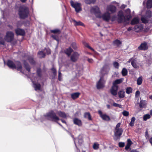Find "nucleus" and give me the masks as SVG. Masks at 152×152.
Masks as SVG:
<instances>
[{
    "mask_svg": "<svg viewBox=\"0 0 152 152\" xmlns=\"http://www.w3.org/2000/svg\"><path fill=\"white\" fill-rule=\"evenodd\" d=\"M132 144V142L129 139H128L127 145L125 147V149L126 150H128L130 148L131 145Z\"/></svg>",
    "mask_w": 152,
    "mask_h": 152,
    "instance_id": "25",
    "label": "nucleus"
},
{
    "mask_svg": "<svg viewBox=\"0 0 152 152\" xmlns=\"http://www.w3.org/2000/svg\"><path fill=\"white\" fill-rule=\"evenodd\" d=\"M142 29V25H137L135 26L134 30L137 32H138Z\"/></svg>",
    "mask_w": 152,
    "mask_h": 152,
    "instance_id": "24",
    "label": "nucleus"
},
{
    "mask_svg": "<svg viewBox=\"0 0 152 152\" xmlns=\"http://www.w3.org/2000/svg\"><path fill=\"white\" fill-rule=\"evenodd\" d=\"M126 92L128 94H129L132 93V88L131 87L128 88L126 89Z\"/></svg>",
    "mask_w": 152,
    "mask_h": 152,
    "instance_id": "44",
    "label": "nucleus"
},
{
    "mask_svg": "<svg viewBox=\"0 0 152 152\" xmlns=\"http://www.w3.org/2000/svg\"><path fill=\"white\" fill-rule=\"evenodd\" d=\"M70 4L71 6L75 9L77 12H78L81 10V4L80 3L77 2H74L72 1H71Z\"/></svg>",
    "mask_w": 152,
    "mask_h": 152,
    "instance_id": "6",
    "label": "nucleus"
},
{
    "mask_svg": "<svg viewBox=\"0 0 152 152\" xmlns=\"http://www.w3.org/2000/svg\"><path fill=\"white\" fill-rule=\"evenodd\" d=\"M72 45L74 49H75L77 48L76 43L75 42L72 43Z\"/></svg>",
    "mask_w": 152,
    "mask_h": 152,
    "instance_id": "54",
    "label": "nucleus"
},
{
    "mask_svg": "<svg viewBox=\"0 0 152 152\" xmlns=\"http://www.w3.org/2000/svg\"><path fill=\"white\" fill-rule=\"evenodd\" d=\"M130 152H139L136 150H132Z\"/></svg>",
    "mask_w": 152,
    "mask_h": 152,
    "instance_id": "61",
    "label": "nucleus"
},
{
    "mask_svg": "<svg viewBox=\"0 0 152 152\" xmlns=\"http://www.w3.org/2000/svg\"><path fill=\"white\" fill-rule=\"evenodd\" d=\"M24 64L26 70L28 71V72H29L30 71V68L28 64L26 62H25Z\"/></svg>",
    "mask_w": 152,
    "mask_h": 152,
    "instance_id": "40",
    "label": "nucleus"
},
{
    "mask_svg": "<svg viewBox=\"0 0 152 152\" xmlns=\"http://www.w3.org/2000/svg\"><path fill=\"white\" fill-rule=\"evenodd\" d=\"M142 81V77L141 76L139 77L137 80V84L138 85H141Z\"/></svg>",
    "mask_w": 152,
    "mask_h": 152,
    "instance_id": "34",
    "label": "nucleus"
},
{
    "mask_svg": "<svg viewBox=\"0 0 152 152\" xmlns=\"http://www.w3.org/2000/svg\"><path fill=\"white\" fill-rule=\"evenodd\" d=\"M95 0H85V2L87 4H90L91 3H94Z\"/></svg>",
    "mask_w": 152,
    "mask_h": 152,
    "instance_id": "45",
    "label": "nucleus"
},
{
    "mask_svg": "<svg viewBox=\"0 0 152 152\" xmlns=\"http://www.w3.org/2000/svg\"><path fill=\"white\" fill-rule=\"evenodd\" d=\"M118 87V86H115L113 85L110 90V93L112 95L114 96H116L117 95Z\"/></svg>",
    "mask_w": 152,
    "mask_h": 152,
    "instance_id": "14",
    "label": "nucleus"
},
{
    "mask_svg": "<svg viewBox=\"0 0 152 152\" xmlns=\"http://www.w3.org/2000/svg\"><path fill=\"white\" fill-rule=\"evenodd\" d=\"M72 51V50L71 48H69L65 50V53L69 56L70 55Z\"/></svg>",
    "mask_w": 152,
    "mask_h": 152,
    "instance_id": "31",
    "label": "nucleus"
},
{
    "mask_svg": "<svg viewBox=\"0 0 152 152\" xmlns=\"http://www.w3.org/2000/svg\"><path fill=\"white\" fill-rule=\"evenodd\" d=\"M121 125V123H119L117 124L116 125L115 129H121V128H120Z\"/></svg>",
    "mask_w": 152,
    "mask_h": 152,
    "instance_id": "51",
    "label": "nucleus"
},
{
    "mask_svg": "<svg viewBox=\"0 0 152 152\" xmlns=\"http://www.w3.org/2000/svg\"><path fill=\"white\" fill-rule=\"evenodd\" d=\"M149 142L151 145H152V137L149 140Z\"/></svg>",
    "mask_w": 152,
    "mask_h": 152,
    "instance_id": "62",
    "label": "nucleus"
},
{
    "mask_svg": "<svg viewBox=\"0 0 152 152\" xmlns=\"http://www.w3.org/2000/svg\"><path fill=\"white\" fill-rule=\"evenodd\" d=\"M83 44L86 47L88 48H89L91 50H92V51H94V49L92 48H91V47H90L89 45H88V44L87 43L85 42H83Z\"/></svg>",
    "mask_w": 152,
    "mask_h": 152,
    "instance_id": "43",
    "label": "nucleus"
},
{
    "mask_svg": "<svg viewBox=\"0 0 152 152\" xmlns=\"http://www.w3.org/2000/svg\"><path fill=\"white\" fill-rule=\"evenodd\" d=\"M79 54L77 52L74 53L71 57V60L73 62L76 61L78 58Z\"/></svg>",
    "mask_w": 152,
    "mask_h": 152,
    "instance_id": "18",
    "label": "nucleus"
},
{
    "mask_svg": "<svg viewBox=\"0 0 152 152\" xmlns=\"http://www.w3.org/2000/svg\"><path fill=\"white\" fill-rule=\"evenodd\" d=\"M113 43L115 45H116L117 46H119L121 45V43L120 41L118 40H115L114 41Z\"/></svg>",
    "mask_w": 152,
    "mask_h": 152,
    "instance_id": "41",
    "label": "nucleus"
},
{
    "mask_svg": "<svg viewBox=\"0 0 152 152\" xmlns=\"http://www.w3.org/2000/svg\"><path fill=\"white\" fill-rule=\"evenodd\" d=\"M98 113L100 115V116L103 120L106 121H109L110 120L109 116L106 114H102L101 111L99 110Z\"/></svg>",
    "mask_w": 152,
    "mask_h": 152,
    "instance_id": "12",
    "label": "nucleus"
},
{
    "mask_svg": "<svg viewBox=\"0 0 152 152\" xmlns=\"http://www.w3.org/2000/svg\"><path fill=\"white\" fill-rule=\"evenodd\" d=\"M151 118L150 115L149 114L145 115L143 116V120L144 121H146L147 119Z\"/></svg>",
    "mask_w": 152,
    "mask_h": 152,
    "instance_id": "39",
    "label": "nucleus"
},
{
    "mask_svg": "<svg viewBox=\"0 0 152 152\" xmlns=\"http://www.w3.org/2000/svg\"><path fill=\"white\" fill-rule=\"evenodd\" d=\"M91 12L94 13L98 17H100V12L99 9L97 7H92L91 10Z\"/></svg>",
    "mask_w": 152,
    "mask_h": 152,
    "instance_id": "9",
    "label": "nucleus"
},
{
    "mask_svg": "<svg viewBox=\"0 0 152 152\" xmlns=\"http://www.w3.org/2000/svg\"><path fill=\"white\" fill-rule=\"evenodd\" d=\"M113 64L115 68H118L119 64L118 62H114L113 63Z\"/></svg>",
    "mask_w": 152,
    "mask_h": 152,
    "instance_id": "48",
    "label": "nucleus"
},
{
    "mask_svg": "<svg viewBox=\"0 0 152 152\" xmlns=\"http://www.w3.org/2000/svg\"><path fill=\"white\" fill-rule=\"evenodd\" d=\"M113 105L115 107H118L121 108L122 107L121 105L115 103H113Z\"/></svg>",
    "mask_w": 152,
    "mask_h": 152,
    "instance_id": "47",
    "label": "nucleus"
},
{
    "mask_svg": "<svg viewBox=\"0 0 152 152\" xmlns=\"http://www.w3.org/2000/svg\"><path fill=\"white\" fill-rule=\"evenodd\" d=\"M88 61L89 63H92L93 62V60L92 59H89V58L88 59Z\"/></svg>",
    "mask_w": 152,
    "mask_h": 152,
    "instance_id": "60",
    "label": "nucleus"
},
{
    "mask_svg": "<svg viewBox=\"0 0 152 152\" xmlns=\"http://www.w3.org/2000/svg\"><path fill=\"white\" fill-rule=\"evenodd\" d=\"M29 61L31 64H33L34 63V61L33 58H29L28 59Z\"/></svg>",
    "mask_w": 152,
    "mask_h": 152,
    "instance_id": "52",
    "label": "nucleus"
},
{
    "mask_svg": "<svg viewBox=\"0 0 152 152\" xmlns=\"http://www.w3.org/2000/svg\"><path fill=\"white\" fill-rule=\"evenodd\" d=\"M73 122L74 124L79 126H80L82 125L81 121L77 118H75L73 120Z\"/></svg>",
    "mask_w": 152,
    "mask_h": 152,
    "instance_id": "22",
    "label": "nucleus"
},
{
    "mask_svg": "<svg viewBox=\"0 0 152 152\" xmlns=\"http://www.w3.org/2000/svg\"><path fill=\"white\" fill-rule=\"evenodd\" d=\"M123 132V130L122 129H115L114 135L117 138H118L122 135Z\"/></svg>",
    "mask_w": 152,
    "mask_h": 152,
    "instance_id": "15",
    "label": "nucleus"
},
{
    "mask_svg": "<svg viewBox=\"0 0 152 152\" xmlns=\"http://www.w3.org/2000/svg\"><path fill=\"white\" fill-rule=\"evenodd\" d=\"M84 116L85 118H88L89 120H92L91 115L89 112L85 113L84 114Z\"/></svg>",
    "mask_w": 152,
    "mask_h": 152,
    "instance_id": "30",
    "label": "nucleus"
},
{
    "mask_svg": "<svg viewBox=\"0 0 152 152\" xmlns=\"http://www.w3.org/2000/svg\"><path fill=\"white\" fill-rule=\"evenodd\" d=\"M125 144L124 142H120L119 143V146L120 147H123L124 146Z\"/></svg>",
    "mask_w": 152,
    "mask_h": 152,
    "instance_id": "55",
    "label": "nucleus"
},
{
    "mask_svg": "<svg viewBox=\"0 0 152 152\" xmlns=\"http://www.w3.org/2000/svg\"><path fill=\"white\" fill-rule=\"evenodd\" d=\"M146 17H142L141 18L142 22L144 23H146L148 22V19L151 16V12L148 11L146 13Z\"/></svg>",
    "mask_w": 152,
    "mask_h": 152,
    "instance_id": "10",
    "label": "nucleus"
},
{
    "mask_svg": "<svg viewBox=\"0 0 152 152\" xmlns=\"http://www.w3.org/2000/svg\"><path fill=\"white\" fill-rule=\"evenodd\" d=\"M62 75L61 74V73L60 71H59L58 72V79L60 81H61V77Z\"/></svg>",
    "mask_w": 152,
    "mask_h": 152,
    "instance_id": "57",
    "label": "nucleus"
},
{
    "mask_svg": "<svg viewBox=\"0 0 152 152\" xmlns=\"http://www.w3.org/2000/svg\"><path fill=\"white\" fill-rule=\"evenodd\" d=\"M80 93L78 92H76L72 94H71V97L73 99H75L78 97Z\"/></svg>",
    "mask_w": 152,
    "mask_h": 152,
    "instance_id": "27",
    "label": "nucleus"
},
{
    "mask_svg": "<svg viewBox=\"0 0 152 152\" xmlns=\"http://www.w3.org/2000/svg\"><path fill=\"white\" fill-rule=\"evenodd\" d=\"M61 120L62 123H65V124H66V122L65 121L63 120L62 119H61Z\"/></svg>",
    "mask_w": 152,
    "mask_h": 152,
    "instance_id": "64",
    "label": "nucleus"
},
{
    "mask_svg": "<svg viewBox=\"0 0 152 152\" xmlns=\"http://www.w3.org/2000/svg\"><path fill=\"white\" fill-rule=\"evenodd\" d=\"M59 30L58 29H55L51 31V32L54 33H56L59 32Z\"/></svg>",
    "mask_w": 152,
    "mask_h": 152,
    "instance_id": "53",
    "label": "nucleus"
},
{
    "mask_svg": "<svg viewBox=\"0 0 152 152\" xmlns=\"http://www.w3.org/2000/svg\"><path fill=\"white\" fill-rule=\"evenodd\" d=\"M14 34L12 31H7L5 36L4 37V39L0 37V44L4 45V40L7 42H11L14 39Z\"/></svg>",
    "mask_w": 152,
    "mask_h": 152,
    "instance_id": "1",
    "label": "nucleus"
},
{
    "mask_svg": "<svg viewBox=\"0 0 152 152\" xmlns=\"http://www.w3.org/2000/svg\"><path fill=\"white\" fill-rule=\"evenodd\" d=\"M122 74L123 76L126 75L127 74V69L125 68H124L122 71Z\"/></svg>",
    "mask_w": 152,
    "mask_h": 152,
    "instance_id": "37",
    "label": "nucleus"
},
{
    "mask_svg": "<svg viewBox=\"0 0 152 152\" xmlns=\"http://www.w3.org/2000/svg\"><path fill=\"white\" fill-rule=\"evenodd\" d=\"M45 54L42 51H39L38 53V56L39 58H42L44 57L45 56Z\"/></svg>",
    "mask_w": 152,
    "mask_h": 152,
    "instance_id": "35",
    "label": "nucleus"
},
{
    "mask_svg": "<svg viewBox=\"0 0 152 152\" xmlns=\"http://www.w3.org/2000/svg\"><path fill=\"white\" fill-rule=\"evenodd\" d=\"M116 17L114 15L112 17L111 20L112 21H114L116 19Z\"/></svg>",
    "mask_w": 152,
    "mask_h": 152,
    "instance_id": "59",
    "label": "nucleus"
},
{
    "mask_svg": "<svg viewBox=\"0 0 152 152\" xmlns=\"http://www.w3.org/2000/svg\"><path fill=\"white\" fill-rule=\"evenodd\" d=\"M123 79H117L115 80L113 83V85L115 86H118V85L121 83L123 81Z\"/></svg>",
    "mask_w": 152,
    "mask_h": 152,
    "instance_id": "21",
    "label": "nucleus"
},
{
    "mask_svg": "<svg viewBox=\"0 0 152 152\" xmlns=\"http://www.w3.org/2000/svg\"><path fill=\"white\" fill-rule=\"evenodd\" d=\"M118 22L120 23H123L124 24H126L129 23V20L131 16H129L127 18H126L124 16L122 11H119L118 13Z\"/></svg>",
    "mask_w": 152,
    "mask_h": 152,
    "instance_id": "4",
    "label": "nucleus"
},
{
    "mask_svg": "<svg viewBox=\"0 0 152 152\" xmlns=\"http://www.w3.org/2000/svg\"><path fill=\"white\" fill-rule=\"evenodd\" d=\"M138 48L140 50H147L148 49V46L147 43L145 42L141 43L138 47Z\"/></svg>",
    "mask_w": 152,
    "mask_h": 152,
    "instance_id": "17",
    "label": "nucleus"
},
{
    "mask_svg": "<svg viewBox=\"0 0 152 152\" xmlns=\"http://www.w3.org/2000/svg\"><path fill=\"white\" fill-rule=\"evenodd\" d=\"M132 29V27H129L128 29V31H129L131 30Z\"/></svg>",
    "mask_w": 152,
    "mask_h": 152,
    "instance_id": "63",
    "label": "nucleus"
},
{
    "mask_svg": "<svg viewBox=\"0 0 152 152\" xmlns=\"http://www.w3.org/2000/svg\"><path fill=\"white\" fill-rule=\"evenodd\" d=\"M101 17L104 20L108 21L110 19V13L108 12H107L104 13Z\"/></svg>",
    "mask_w": 152,
    "mask_h": 152,
    "instance_id": "16",
    "label": "nucleus"
},
{
    "mask_svg": "<svg viewBox=\"0 0 152 152\" xmlns=\"http://www.w3.org/2000/svg\"><path fill=\"white\" fill-rule=\"evenodd\" d=\"M140 93L139 91H137L136 92L135 96L136 100H137L136 103L137 104L139 103V96H140Z\"/></svg>",
    "mask_w": 152,
    "mask_h": 152,
    "instance_id": "28",
    "label": "nucleus"
},
{
    "mask_svg": "<svg viewBox=\"0 0 152 152\" xmlns=\"http://www.w3.org/2000/svg\"><path fill=\"white\" fill-rule=\"evenodd\" d=\"M147 6L148 8L152 7V0H148L147 1Z\"/></svg>",
    "mask_w": 152,
    "mask_h": 152,
    "instance_id": "36",
    "label": "nucleus"
},
{
    "mask_svg": "<svg viewBox=\"0 0 152 152\" xmlns=\"http://www.w3.org/2000/svg\"><path fill=\"white\" fill-rule=\"evenodd\" d=\"M105 83L104 78L103 77H101L99 80L96 84V87L98 89H100L104 86V84Z\"/></svg>",
    "mask_w": 152,
    "mask_h": 152,
    "instance_id": "8",
    "label": "nucleus"
},
{
    "mask_svg": "<svg viewBox=\"0 0 152 152\" xmlns=\"http://www.w3.org/2000/svg\"><path fill=\"white\" fill-rule=\"evenodd\" d=\"M45 51L46 52V53L48 54H49L50 53V50L49 49H45Z\"/></svg>",
    "mask_w": 152,
    "mask_h": 152,
    "instance_id": "56",
    "label": "nucleus"
},
{
    "mask_svg": "<svg viewBox=\"0 0 152 152\" xmlns=\"http://www.w3.org/2000/svg\"><path fill=\"white\" fill-rule=\"evenodd\" d=\"M99 145L97 143H94L93 145V148L94 149L97 150L99 148Z\"/></svg>",
    "mask_w": 152,
    "mask_h": 152,
    "instance_id": "42",
    "label": "nucleus"
},
{
    "mask_svg": "<svg viewBox=\"0 0 152 152\" xmlns=\"http://www.w3.org/2000/svg\"><path fill=\"white\" fill-rule=\"evenodd\" d=\"M135 120V118L134 117H133L132 118L131 121L129 123V125L130 126H134Z\"/></svg>",
    "mask_w": 152,
    "mask_h": 152,
    "instance_id": "38",
    "label": "nucleus"
},
{
    "mask_svg": "<svg viewBox=\"0 0 152 152\" xmlns=\"http://www.w3.org/2000/svg\"><path fill=\"white\" fill-rule=\"evenodd\" d=\"M46 116L48 119L56 122H57L60 120L59 118L53 112L47 114Z\"/></svg>",
    "mask_w": 152,
    "mask_h": 152,
    "instance_id": "7",
    "label": "nucleus"
},
{
    "mask_svg": "<svg viewBox=\"0 0 152 152\" xmlns=\"http://www.w3.org/2000/svg\"><path fill=\"white\" fill-rule=\"evenodd\" d=\"M110 69L109 65L108 64L104 65L102 68L101 70L102 74H105L107 73Z\"/></svg>",
    "mask_w": 152,
    "mask_h": 152,
    "instance_id": "13",
    "label": "nucleus"
},
{
    "mask_svg": "<svg viewBox=\"0 0 152 152\" xmlns=\"http://www.w3.org/2000/svg\"><path fill=\"white\" fill-rule=\"evenodd\" d=\"M7 65L10 68L15 69L18 70L20 71L23 73L24 72L22 69V67L20 62L19 61H16L14 63L12 61L9 60L7 62Z\"/></svg>",
    "mask_w": 152,
    "mask_h": 152,
    "instance_id": "2",
    "label": "nucleus"
},
{
    "mask_svg": "<svg viewBox=\"0 0 152 152\" xmlns=\"http://www.w3.org/2000/svg\"><path fill=\"white\" fill-rule=\"evenodd\" d=\"M28 14V9L27 7H23L20 8L19 14L21 18L23 19L26 18Z\"/></svg>",
    "mask_w": 152,
    "mask_h": 152,
    "instance_id": "5",
    "label": "nucleus"
},
{
    "mask_svg": "<svg viewBox=\"0 0 152 152\" xmlns=\"http://www.w3.org/2000/svg\"><path fill=\"white\" fill-rule=\"evenodd\" d=\"M126 12L127 14L128 15V16L127 17L129 16H131L130 15V10L129 9H126Z\"/></svg>",
    "mask_w": 152,
    "mask_h": 152,
    "instance_id": "50",
    "label": "nucleus"
},
{
    "mask_svg": "<svg viewBox=\"0 0 152 152\" xmlns=\"http://www.w3.org/2000/svg\"><path fill=\"white\" fill-rule=\"evenodd\" d=\"M139 19L138 17H135L134 18L131 22V24L132 25L137 24L139 23Z\"/></svg>",
    "mask_w": 152,
    "mask_h": 152,
    "instance_id": "23",
    "label": "nucleus"
},
{
    "mask_svg": "<svg viewBox=\"0 0 152 152\" xmlns=\"http://www.w3.org/2000/svg\"><path fill=\"white\" fill-rule=\"evenodd\" d=\"M16 33L17 35H23L25 34V31L24 30L18 28L15 30Z\"/></svg>",
    "mask_w": 152,
    "mask_h": 152,
    "instance_id": "19",
    "label": "nucleus"
},
{
    "mask_svg": "<svg viewBox=\"0 0 152 152\" xmlns=\"http://www.w3.org/2000/svg\"><path fill=\"white\" fill-rule=\"evenodd\" d=\"M122 114L124 116H127L129 115V113L127 111L124 110L122 112Z\"/></svg>",
    "mask_w": 152,
    "mask_h": 152,
    "instance_id": "46",
    "label": "nucleus"
},
{
    "mask_svg": "<svg viewBox=\"0 0 152 152\" xmlns=\"http://www.w3.org/2000/svg\"><path fill=\"white\" fill-rule=\"evenodd\" d=\"M146 104V102L145 101L141 100L139 104V106L141 108H143L145 106Z\"/></svg>",
    "mask_w": 152,
    "mask_h": 152,
    "instance_id": "29",
    "label": "nucleus"
},
{
    "mask_svg": "<svg viewBox=\"0 0 152 152\" xmlns=\"http://www.w3.org/2000/svg\"><path fill=\"white\" fill-rule=\"evenodd\" d=\"M41 70L39 69H37V73L38 75V77L40 76ZM38 77H34L31 78L32 82L33 83V87L34 88L36 91L39 90L40 89L41 86L40 84L36 82V80H37V79Z\"/></svg>",
    "mask_w": 152,
    "mask_h": 152,
    "instance_id": "3",
    "label": "nucleus"
},
{
    "mask_svg": "<svg viewBox=\"0 0 152 152\" xmlns=\"http://www.w3.org/2000/svg\"><path fill=\"white\" fill-rule=\"evenodd\" d=\"M51 70L52 71L54 75L55 76L56 75V69L53 67L51 69Z\"/></svg>",
    "mask_w": 152,
    "mask_h": 152,
    "instance_id": "49",
    "label": "nucleus"
},
{
    "mask_svg": "<svg viewBox=\"0 0 152 152\" xmlns=\"http://www.w3.org/2000/svg\"><path fill=\"white\" fill-rule=\"evenodd\" d=\"M107 12H110L111 13L115 12L116 10V7L112 5H110L107 6Z\"/></svg>",
    "mask_w": 152,
    "mask_h": 152,
    "instance_id": "11",
    "label": "nucleus"
},
{
    "mask_svg": "<svg viewBox=\"0 0 152 152\" xmlns=\"http://www.w3.org/2000/svg\"><path fill=\"white\" fill-rule=\"evenodd\" d=\"M52 37H53L54 39L58 41V37L56 35H52L51 36Z\"/></svg>",
    "mask_w": 152,
    "mask_h": 152,
    "instance_id": "58",
    "label": "nucleus"
},
{
    "mask_svg": "<svg viewBox=\"0 0 152 152\" xmlns=\"http://www.w3.org/2000/svg\"><path fill=\"white\" fill-rule=\"evenodd\" d=\"M118 94L120 98H123L125 96V92L123 90H121L118 92Z\"/></svg>",
    "mask_w": 152,
    "mask_h": 152,
    "instance_id": "26",
    "label": "nucleus"
},
{
    "mask_svg": "<svg viewBox=\"0 0 152 152\" xmlns=\"http://www.w3.org/2000/svg\"><path fill=\"white\" fill-rule=\"evenodd\" d=\"M129 62H131V64L134 68H137L138 66L134 61H132V59H130L128 61Z\"/></svg>",
    "mask_w": 152,
    "mask_h": 152,
    "instance_id": "32",
    "label": "nucleus"
},
{
    "mask_svg": "<svg viewBox=\"0 0 152 152\" xmlns=\"http://www.w3.org/2000/svg\"><path fill=\"white\" fill-rule=\"evenodd\" d=\"M57 114L60 117L63 118H65L69 116L68 115L64 113L61 111H58L57 113Z\"/></svg>",
    "mask_w": 152,
    "mask_h": 152,
    "instance_id": "20",
    "label": "nucleus"
},
{
    "mask_svg": "<svg viewBox=\"0 0 152 152\" xmlns=\"http://www.w3.org/2000/svg\"><path fill=\"white\" fill-rule=\"evenodd\" d=\"M73 22L75 23V25L76 26H83L84 24L80 21H79L77 22L75 20H72Z\"/></svg>",
    "mask_w": 152,
    "mask_h": 152,
    "instance_id": "33",
    "label": "nucleus"
}]
</instances>
